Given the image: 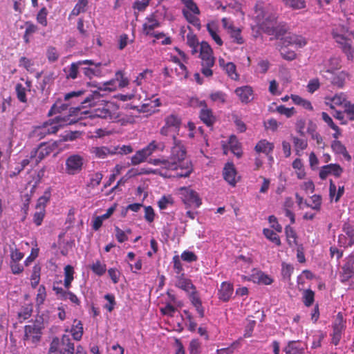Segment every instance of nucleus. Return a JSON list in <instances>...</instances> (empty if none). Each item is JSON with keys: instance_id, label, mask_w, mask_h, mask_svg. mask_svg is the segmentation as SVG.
<instances>
[{"instance_id": "obj_19", "label": "nucleus", "mask_w": 354, "mask_h": 354, "mask_svg": "<svg viewBox=\"0 0 354 354\" xmlns=\"http://www.w3.org/2000/svg\"><path fill=\"white\" fill-rule=\"evenodd\" d=\"M285 46H295L297 48H303L307 44V40L301 35L289 34L283 39Z\"/></svg>"}, {"instance_id": "obj_34", "label": "nucleus", "mask_w": 354, "mask_h": 354, "mask_svg": "<svg viewBox=\"0 0 354 354\" xmlns=\"http://www.w3.org/2000/svg\"><path fill=\"white\" fill-rule=\"evenodd\" d=\"M276 21L273 24H270L266 28H264L263 32L269 35H274L276 38H279L285 34L286 30L283 28L275 26Z\"/></svg>"}, {"instance_id": "obj_52", "label": "nucleus", "mask_w": 354, "mask_h": 354, "mask_svg": "<svg viewBox=\"0 0 354 354\" xmlns=\"http://www.w3.org/2000/svg\"><path fill=\"white\" fill-rule=\"evenodd\" d=\"M32 313V305L26 304L22 306L20 312L18 313L19 319H21L23 321L28 319Z\"/></svg>"}, {"instance_id": "obj_5", "label": "nucleus", "mask_w": 354, "mask_h": 354, "mask_svg": "<svg viewBox=\"0 0 354 354\" xmlns=\"http://www.w3.org/2000/svg\"><path fill=\"white\" fill-rule=\"evenodd\" d=\"M43 328L44 324L42 322L37 319L34 322H30L29 324L24 327V340L35 345L37 344L41 340Z\"/></svg>"}, {"instance_id": "obj_22", "label": "nucleus", "mask_w": 354, "mask_h": 354, "mask_svg": "<svg viewBox=\"0 0 354 354\" xmlns=\"http://www.w3.org/2000/svg\"><path fill=\"white\" fill-rule=\"evenodd\" d=\"M234 92L242 103L248 104L253 99V89L250 86L237 87Z\"/></svg>"}, {"instance_id": "obj_24", "label": "nucleus", "mask_w": 354, "mask_h": 354, "mask_svg": "<svg viewBox=\"0 0 354 354\" xmlns=\"http://www.w3.org/2000/svg\"><path fill=\"white\" fill-rule=\"evenodd\" d=\"M57 147L56 142H41L38 146L39 156L36 161V165H38L44 158L49 156Z\"/></svg>"}, {"instance_id": "obj_17", "label": "nucleus", "mask_w": 354, "mask_h": 354, "mask_svg": "<svg viewBox=\"0 0 354 354\" xmlns=\"http://www.w3.org/2000/svg\"><path fill=\"white\" fill-rule=\"evenodd\" d=\"M160 23L155 14H151L145 18V22L142 24V32L148 36L153 34V30L160 27Z\"/></svg>"}, {"instance_id": "obj_56", "label": "nucleus", "mask_w": 354, "mask_h": 354, "mask_svg": "<svg viewBox=\"0 0 354 354\" xmlns=\"http://www.w3.org/2000/svg\"><path fill=\"white\" fill-rule=\"evenodd\" d=\"M116 82H118V86L120 88L126 87L129 84V80L124 77L123 71H118L115 74Z\"/></svg>"}, {"instance_id": "obj_12", "label": "nucleus", "mask_w": 354, "mask_h": 354, "mask_svg": "<svg viewBox=\"0 0 354 354\" xmlns=\"http://www.w3.org/2000/svg\"><path fill=\"white\" fill-rule=\"evenodd\" d=\"M101 91H102V88L99 87L97 90L92 91L82 100H78L77 102L81 104V107H77V109H84L97 105L102 101V97H103Z\"/></svg>"}, {"instance_id": "obj_58", "label": "nucleus", "mask_w": 354, "mask_h": 354, "mask_svg": "<svg viewBox=\"0 0 354 354\" xmlns=\"http://www.w3.org/2000/svg\"><path fill=\"white\" fill-rule=\"evenodd\" d=\"M47 15L48 11L45 7L40 9L37 15V21L38 23L41 24L43 26H47Z\"/></svg>"}, {"instance_id": "obj_1", "label": "nucleus", "mask_w": 354, "mask_h": 354, "mask_svg": "<svg viewBox=\"0 0 354 354\" xmlns=\"http://www.w3.org/2000/svg\"><path fill=\"white\" fill-rule=\"evenodd\" d=\"M165 124L174 130L173 146L171 147L168 158H150L149 164L158 166L155 174L164 178H185L194 171L192 162L187 158V149L183 142L177 138L180 131L181 119L175 114L167 115Z\"/></svg>"}, {"instance_id": "obj_15", "label": "nucleus", "mask_w": 354, "mask_h": 354, "mask_svg": "<svg viewBox=\"0 0 354 354\" xmlns=\"http://www.w3.org/2000/svg\"><path fill=\"white\" fill-rule=\"evenodd\" d=\"M343 172V169L338 164H329L322 167L319 171V178L325 180L329 174H333L335 177H339Z\"/></svg>"}, {"instance_id": "obj_2", "label": "nucleus", "mask_w": 354, "mask_h": 354, "mask_svg": "<svg viewBox=\"0 0 354 354\" xmlns=\"http://www.w3.org/2000/svg\"><path fill=\"white\" fill-rule=\"evenodd\" d=\"M199 57L201 59L202 74L207 77H212L213 75L212 68L215 64V57L213 55L212 48L207 41H202L200 44Z\"/></svg>"}, {"instance_id": "obj_8", "label": "nucleus", "mask_w": 354, "mask_h": 354, "mask_svg": "<svg viewBox=\"0 0 354 354\" xmlns=\"http://www.w3.org/2000/svg\"><path fill=\"white\" fill-rule=\"evenodd\" d=\"M255 14L254 18L257 24L263 31L264 30V28H266L268 25L273 24L277 20L275 15L269 13L266 10L261 3L256 4Z\"/></svg>"}, {"instance_id": "obj_14", "label": "nucleus", "mask_w": 354, "mask_h": 354, "mask_svg": "<svg viewBox=\"0 0 354 354\" xmlns=\"http://www.w3.org/2000/svg\"><path fill=\"white\" fill-rule=\"evenodd\" d=\"M307 345L300 340L289 341L284 347L283 351L286 354H306Z\"/></svg>"}, {"instance_id": "obj_6", "label": "nucleus", "mask_w": 354, "mask_h": 354, "mask_svg": "<svg viewBox=\"0 0 354 354\" xmlns=\"http://www.w3.org/2000/svg\"><path fill=\"white\" fill-rule=\"evenodd\" d=\"M344 27L341 30L333 28L331 35L335 41L339 45L343 53L346 55L348 59H352L353 57L354 49L352 47L351 39L347 38L342 32Z\"/></svg>"}, {"instance_id": "obj_40", "label": "nucleus", "mask_w": 354, "mask_h": 354, "mask_svg": "<svg viewBox=\"0 0 354 354\" xmlns=\"http://www.w3.org/2000/svg\"><path fill=\"white\" fill-rule=\"evenodd\" d=\"M223 68L232 80H238L239 79V75L236 72V66L233 62H227L223 66Z\"/></svg>"}, {"instance_id": "obj_41", "label": "nucleus", "mask_w": 354, "mask_h": 354, "mask_svg": "<svg viewBox=\"0 0 354 354\" xmlns=\"http://www.w3.org/2000/svg\"><path fill=\"white\" fill-rule=\"evenodd\" d=\"M252 277L254 280H257L258 283L265 285H270L273 282V279L269 275L260 270H257Z\"/></svg>"}, {"instance_id": "obj_29", "label": "nucleus", "mask_w": 354, "mask_h": 354, "mask_svg": "<svg viewBox=\"0 0 354 354\" xmlns=\"http://www.w3.org/2000/svg\"><path fill=\"white\" fill-rule=\"evenodd\" d=\"M255 151L257 153H263L266 155L272 153L274 149V144L266 140H260L255 146Z\"/></svg>"}, {"instance_id": "obj_57", "label": "nucleus", "mask_w": 354, "mask_h": 354, "mask_svg": "<svg viewBox=\"0 0 354 354\" xmlns=\"http://www.w3.org/2000/svg\"><path fill=\"white\" fill-rule=\"evenodd\" d=\"M276 111L281 115H284L288 118L292 117L296 113L294 107L287 108L284 105L278 106Z\"/></svg>"}, {"instance_id": "obj_20", "label": "nucleus", "mask_w": 354, "mask_h": 354, "mask_svg": "<svg viewBox=\"0 0 354 354\" xmlns=\"http://www.w3.org/2000/svg\"><path fill=\"white\" fill-rule=\"evenodd\" d=\"M353 277H354V260L348 259L342 267L339 274L340 281L344 283Z\"/></svg>"}, {"instance_id": "obj_54", "label": "nucleus", "mask_w": 354, "mask_h": 354, "mask_svg": "<svg viewBox=\"0 0 354 354\" xmlns=\"http://www.w3.org/2000/svg\"><path fill=\"white\" fill-rule=\"evenodd\" d=\"M172 261L174 263L173 268H174V272L176 273V276L185 274L184 272L183 265L180 261L179 256L178 255L174 256V257L172 259Z\"/></svg>"}, {"instance_id": "obj_48", "label": "nucleus", "mask_w": 354, "mask_h": 354, "mask_svg": "<svg viewBox=\"0 0 354 354\" xmlns=\"http://www.w3.org/2000/svg\"><path fill=\"white\" fill-rule=\"evenodd\" d=\"M303 302L307 307L313 305L315 301V292L310 289L305 290L303 292Z\"/></svg>"}, {"instance_id": "obj_18", "label": "nucleus", "mask_w": 354, "mask_h": 354, "mask_svg": "<svg viewBox=\"0 0 354 354\" xmlns=\"http://www.w3.org/2000/svg\"><path fill=\"white\" fill-rule=\"evenodd\" d=\"M223 175L224 179L232 186L234 187L237 183L236 170L232 162H227L223 168Z\"/></svg>"}, {"instance_id": "obj_33", "label": "nucleus", "mask_w": 354, "mask_h": 354, "mask_svg": "<svg viewBox=\"0 0 354 354\" xmlns=\"http://www.w3.org/2000/svg\"><path fill=\"white\" fill-rule=\"evenodd\" d=\"M51 197V188L48 187L45 190L44 194L40 196L37 202L36 209H46L47 203L50 201Z\"/></svg>"}, {"instance_id": "obj_45", "label": "nucleus", "mask_w": 354, "mask_h": 354, "mask_svg": "<svg viewBox=\"0 0 354 354\" xmlns=\"http://www.w3.org/2000/svg\"><path fill=\"white\" fill-rule=\"evenodd\" d=\"M285 233L288 243L290 246H292L293 244H297V234L293 227L290 225L286 226Z\"/></svg>"}, {"instance_id": "obj_64", "label": "nucleus", "mask_w": 354, "mask_h": 354, "mask_svg": "<svg viewBox=\"0 0 354 354\" xmlns=\"http://www.w3.org/2000/svg\"><path fill=\"white\" fill-rule=\"evenodd\" d=\"M344 113L350 121H354V103L349 100L344 109Z\"/></svg>"}, {"instance_id": "obj_27", "label": "nucleus", "mask_w": 354, "mask_h": 354, "mask_svg": "<svg viewBox=\"0 0 354 354\" xmlns=\"http://www.w3.org/2000/svg\"><path fill=\"white\" fill-rule=\"evenodd\" d=\"M166 145L165 142L154 140L150 142L148 145L144 147L142 149L144 150L147 156L149 157L156 151H163Z\"/></svg>"}, {"instance_id": "obj_46", "label": "nucleus", "mask_w": 354, "mask_h": 354, "mask_svg": "<svg viewBox=\"0 0 354 354\" xmlns=\"http://www.w3.org/2000/svg\"><path fill=\"white\" fill-rule=\"evenodd\" d=\"M88 0H79L71 12V15L77 16L86 11Z\"/></svg>"}, {"instance_id": "obj_35", "label": "nucleus", "mask_w": 354, "mask_h": 354, "mask_svg": "<svg viewBox=\"0 0 354 354\" xmlns=\"http://www.w3.org/2000/svg\"><path fill=\"white\" fill-rule=\"evenodd\" d=\"M285 7L292 10H301L306 7V0H280Z\"/></svg>"}, {"instance_id": "obj_37", "label": "nucleus", "mask_w": 354, "mask_h": 354, "mask_svg": "<svg viewBox=\"0 0 354 354\" xmlns=\"http://www.w3.org/2000/svg\"><path fill=\"white\" fill-rule=\"evenodd\" d=\"M229 146L232 153L236 157L240 158L242 156L241 144L239 142L235 136H231L229 139Z\"/></svg>"}, {"instance_id": "obj_11", "label": "nucleus", "mask_w": 354, "mask_h": 354, "mask_svg": "<svg viewBox=\"0 0 354 354\" xmlns=\"http://www.w3.org/2000/svg\"><path fill=\"white\" fill-rule=\"evenodd\" d=\"M344 234L338 236V245L340 247L348 248L354 245V228L348 223H345L342 227Z\"/></svg>"}, {"instance_id": "obj_3", "label": "nucleus", "mask_w": 354, "mask_h": 354, "mask_svg": "<svg viewBox=\"0 0 354 354\" xmlns=\"http://www.w3.org/2000/svg\"><path fill=\"white\" fill-rule=\"evenodd\" d=\"M93 110V116L100 118L115 120L118 117V106L113 102L102 101Z\"/></svg>"}, {"instance_id": "obj_32", "label": "nucleus", "mask_w": 354, "mask_h": 354, "mask_svg": "<svg viewBox=\"0 0 354 354\" xmlns=\"http://www.w3.org/2000/svg\"><path fill=\"white\" fill-rule=\"evenodd\" d=\"M83 324L81 321L75 319L71 329L73 339L80 341L83 335Z\"/></svg>"}, {"instance_id": "obj_21", "label": "nucleus", "mask_w": 354, "mask_h": 354, "mask_svg": "<svg viewBox=\"0 0 354 354\" xmlns=\"http://www.w3.org/2000/svg\"><path fill=\"white\" fill-rule=\"evenodd\" d=\"M118 147H113L111 149L105 146L95 147L91 149V153L97 158L104 159L108 157L109 156L116 154L118 152Z\"/></svg>"}, {"instance_id": "obj_49", "label": "nucleus", "mask_w": 354, "mask_h": 354, "mask_svg": "<svg viewBox=\"0 0 354 354\" xmlns=\"http://www.w3.org/2000/svg\"><path fill=\"white\" fill-rule=\"evenodd\" d=\"M187 44L192 48V54H195L197 52V48L198 46V41L196 35L193 32H189L187 35Z\"/></svg>"}, {"instance_id": "obj_25", "label": "nucleus", "mask_w": 354, "mask_h": 354, "mask_svg": "<svg viewBox=\"0 0 354 354\" xmlns=\"http://www.w3.org/2000/svg\"><path fill=\"white\" fill-rule=\"evenodd\" d=\"M204 105L200 111V118L207 127H212L216 122V118L214 115L212 111L207 107L205 102H201Z\"/></svg>"}, {"instance_id": "obj_30", "label": "nucleus", "mask_w": 354, "mask_h": 354, "mask_svg": "<svg viewBox=\"0 0 354 354\" xmlns=\"http://www.w3.org/2000/svg\"><path fill=\"white\" fill-rule=\"evenodd\" d=\"M331 148L335 153L343 155V156L348 160L351 159L346 147L339 140H333L331 144Z\"/></svg>"}, {"instance_id": "obj_61", "label": "nucleus", "mask_w": 354, "mask_h": 354, "mask_svg": "<svg viewBox=\"0 0 354 354\" xmlns=\"http://www.w3.org/2000/svg\"><path fill=\"white\" fill-rule=\"evenodd\" d=\"M176 308L174 305L171 304L170 302H166L165 306L164 308H160V312L162 315H167L169 317H173L174 313L176 312Z\"/></svg>"}, {"instance_id": "obj_51", "label": "nucleus", "mask_w": 354, "mask_h": 354, "mask_svg": "<svg viewBox=\"0 0 354 354\" xmlns=\"http://www.w3.org/2000/svg\"><path fill=\"white\" fill-rule=\"evenodd\" d=\"M174 203V198L171 195H165L158 201V205L160 209H165L169 205H173Z\"/></svg>"}, {"instance_id": "obj_60", "label": "nucleus", "mask_w": 354, "mask_h": 354, "mask_svg": "<svg viewBox=\"0 0 354 354\" xmlns=\"http://www.w3.org/2000/svg\"><path fill=\"white\" fill-rule=\"evenodd\" d=\"M180 257L182 260L188 263L194 262L198 260V257L196 254L194 252L188 250L183 252Z\"/></svg>"}, {"instance_id": "obj_43", "label": "nucleus", "mask_w": 354, "mask_h": 354, "mask_svg": "<svg viewBox=\"0 0 354 354\" xmlns=\"http://www.w3.org/2000/svg\"><path fill=\"white\" fill-rule=\"evenodd\" d=\"M263 234L269 241L274 243L277 246H280L281 244L280 237L273 230L268 228L263 230Z\"/></svg>"}, {"instance_id": "obj_47", "label": "nucleus", "mask_w": 354, "mask_h": 354, "mask_svg": "<svg viewBox=\"0 0 354 354\" xmlns=\"http://www.w3.org/2000/svg\"><path fill=\"white\" fill-rule=\"evenodd\" d=\"M15 92L19 102L22 103L27 102L26 88L21 84L18 83L16 84Z\"/></svg>"}, {"instance_id": "obj_38", "label": "nucleus", "mask_w": 354, "mask_h": 354, "mask_svg": "<svg viewBox=\"0 0 354 354\" xmlns=\"http://www.w3.org/2000/svg\"><path fill=\"white\" fill-rule=\"evenodd\" d=\"M293 146L297 156H301V152L308 147V142L306 139L299 138L297 137H292Z\"/></svg>"}, {"instance_id": "obj_42", "label": "nucleus", "mask_w": 354, "mask_h": 354, "mask_svg": "<svg viewBox=\"0 0 354 354\" xmlns=\"http://www.w3.org/2000/svg\"><path fill=\"white\" fill-rule=\"evenodd\" d=\"M80 66H81L80 63L78 62H73L67 71L66 69H64V71H65L66 75V78L68 80L76 79L77 77L79 68Z\"/></svg>"}, {"instance_id": "obj_13", "label": "nucleus", "mask_w": 354, "mask_h": 354, "mask_svg": "<svg viewBox=\"0 0 354 354\" xmlns=\"http://www.w3.org/2000/svg\"><path fill=\"white\" fill-rule=\"evenodd\" d=\"M174 285L176 288L183 290L187 295L196 289L192 281L187 278L185 274L175 276Z\"/></svg>"}, {"instance_id": "obj_26", "label": "nucleus", "mask_w": 354, "mask_h": 354, "mask_svg": "<svg viewBox=\"0 0 354 354\" xmlns=\"http://www.w3.org/2000/svg\"><path fill=\"white\" fill-rule=\"evenodd\" d=\"M75 346L69 335H63L62 337L59 353L60 354H74Z\"/></svg>"}, {"instance_id": "obj_36", "label": "nucleus", "mask_w": 354, "mask_h": 354, "mask_svg": "<svg viewBox=\"0 0 354 354\" xmlns=\"http://www.w3.org/2000/svg\"><path fill=\"white\" fill-rule=\"evenodd\" d=\"M207 30L212 37V39L216 42L217 45L219 46H222L223 42L220 36L217 33L218 27L214 23H208L207 24Z\"/></svg>"}, {"instance_id": "obj_62", "label": "nucleus", "mask_w": 354, "mask_h": 354, "mask_svg": "<svg viewBox=\"0 0 354 354\" xmlns=\"http://www.w3.org/2000/svg\"><path fill=\"white\" fill-rule=\"evenodd\" d=\"M46 56L48 62H55L58 59L59 55L55 47L50 46L47 49Z\"/></svg>"}, {"instance_id": "obj_50", "label": "nucleus", "mask_w": 354, "mask_h": 354, "mask_svg": "<svg viewBox=\"0 0 354 354\" xmlns=\"http://www.w3.org/2000/svg\"><path fill=\"white\" fill-rule=\"evenodd\" d=\"M148 157L145 154L144 150L142 149L136 152L131 157V165H138L145 162Z\"/></svg>"}, {"instance_id": "obj_28", "label": "nucleus", "mask_w": 354, "mask_h": 354, "mask_svg": "<svg viewBox=\"0 0 354 354\" xmlns=\"http://www.w3.org/2000/svg\"><path fill=\"white\" fill-rule=\"evenodd\" d=\"M346 328V321L342 313H338L333 323V333L342 335Z\"/></svg>"}, {"instance_id": "obj_7", "label": "nucleus", "mask_w": 354, "mask_h": 354, "mask_svg": "<svg viewBox=\"0 0 354 354\" xmlns=\"http://www.w3.org/2000/svg\"><path fill=\"white\" fill-rule=\"evenodd\" d=\"M68 117L57 116L52 120L49 124L38 127L35 131H39V134L41 136V138L44 137L47 134L56 133L61 127L71 124V122H68Z\"/></svg>"}, {"instance_id": "obj_39", "label": "nucleus", "mask_w": 354, "mask_h": 354, "mask_svg": "<svg viewBox=\"0 0 354 354\" xmlns=\"http://www.w3.org/2000/svg\"><path fill=\"white\" fill-rule=\"evenodd\" d=\"M230 37L232 39L234 43L241 45L244 44L245 39L241 35V29L239 28L234 27L227 32Z\"/></svg>"}, {"instance_id": "obj_4", "label": "nucleus", "mask_w": 354, "mask_h": 354, "mask_svg": "<svg viewBox=\"0 0 354 354\" xmlns=\"http://www.w3.org/2000/svg\"><path fill=\"white\" fill-rule=\"evenodd\" d=\"M185 8L182 9V13L186 20L198 29L201 28V21L197 15L201 12L197 4L194 0H180Z\"/></svg>"}, {"instance_id": "obj_44", "label": "nucleus", "mask_w": 354, "mask_h": 354, "mask_svg": "<svg viewBox=\"0 0 354 354\" xmlns=\"http://www.w3.org/2000/svg\"><path fill=\"white\" fill-rule=\"evenodd\" d=\"M91 270L97 276H102L106 271V266L100 260H97L91 266Z\"/></svg>"}, {"instance_id": "obj_9", "label": "nucleus", "mask_w": 354, "mask_h": 354, "mask_svg": "<svg viewBox=\"0 0 354 354\" xmlns=\"http://www.w3.org/2000/svg\"><path fill=\"white\" fill-rule=\"evenodd\" d=\"M84 165V158L80 154L70 155L65 162V171L68 175H76L80 174L83 169Z\"/></svg>"}, {"instance_id": "obj_63", "label": "nucleus", "mask_w": 354, "mask_h": 354, "mask_svg": "<svg viewBox=\"0 0 354 354\" xmlns=\"http://www.w3.org/2000/svg\"><path fill=\"white\" fill-rule=\"evenodd\" d=\"M151 0H142L139 1L136 0L132 6L133 10H137L139 12H142L146 10V8L149 5V2Z\"/></svg>"}, {"instance_id": "obj_23", "label": "nucleus", "mask_w": 354, "mask_h": 354, "mask_svg": "<svg viewBox=\"0 0 354 354\" xmlns=\"http://www.w3.org/2000/svg\"><path fill=\"white\" fill-rule=\"evenodd\" d=\"M233 292V285L229 282L223 281L218 289V297L221 301L227 302L230 299Z\"/></svg>"}, {"instance_id": "obj_55", "label": "nucleus", "mask_w": 354, "mask_h": 354, "mask_svg": "<svg viewBox=\"0 0 354 354\" xmlns=\"http://www.w3.org/2000/svg\"><path fill=\"white\" fill-rule=\"evenodd\" d=\"M46 296H47V294H46V290L45 286L44 285H40L38 288L37 294L36 296L37 305V306L42 305L46 300Z\"/></svg>"}, {"instance_id": "obj_10", "label": "nucleus", "mask_w": 354, "mask_h": 354, "mask_svg": "<svg viewBox=\"0 0 354 354\" xmlns=\"http://www.w3.org/2000/svg\"><path fill=\"white\" fill-rule=\"evenodd\" d=\"M180 194L183 202L188 207L194 205L195 207H199L202 203L198 193L193 189L183 187L180 189Z\"/></svg>"}, {"instance_id": "obj_31", "label": "nucleus", "mask_w": 354, "mask_h": 354, "mask_svg": "<svg viewBox=\"0 0 354 354\" xmlns=\"http://www.w3.org/2000/svg\"><path fill=\"white\" fill-rule=\"evenodd\" d=\"M348 76L349 74L347 72L340 71L333 75L331 83L338 88H343Z\"/></svg>"}, {"instance_id": "obj_53", "label": "nucleus", "mask_w": 354, "mask_h": 354, "mask_svg": "<svg viewBox=\"0 0 354 354\" xmlns=\"http://www.w3.org/2000/svg\"><path fill=\"white\" fill-rule=\"evenodd\" d=\"M40 267L38 266H35L32 269L30 280H31V286L33 288H35L39 283L40 280Z\"/></svg>"}, {"instance_id": "obj_59", "label": "nucleus", "mask_w": 354, "mask_h": 354, "mask_svg": "<svg viewBox=\"0 0 354 354\" xmlns=\"http://www.w3.org/2000/svg\"><path fill=\"white\" fill-rule=\"evenodd\" d=\"M46 215V209H36L33 214V222L37 226L41 225Z\"/></svg>"}, {"instance_id": "obj_16", "label": "nucleus", "mask_w": 354, "mask_h": 354, "mask_svg": "<svg viewBox=\"0 0 354 354\" xmlns=\"http://www.w3.org/2000/svg\"><path fill=\"white\" fill-rule=\"evenodd\" d=\"M326 100L328 101L326 104L329 105L331 109H335V106H341L344 109L349 101L346 94L343 92L336 93L333 97H326Z\"/></svg>"}]
</instances>
